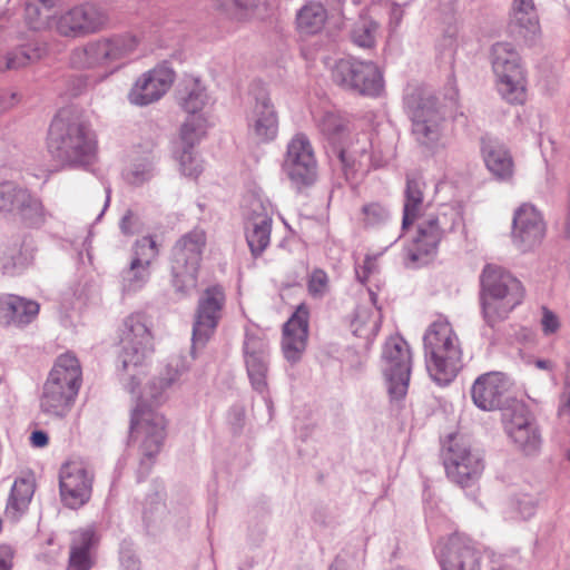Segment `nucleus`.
<instances>
[{
  "instance_id": "6e6d98bb",
  "label": "nucleus",
  "mask_w": 570,
  "mask_h": 570,
  "mask_svg": "<svg viewBox=\"0 0 570 570\" xmlns=\"http://www.w3.org/2000/svg\"><path fill=\"white\" fill-rule=\"evenodd\" d=\"M534 365H535V367H538L540 370H546V371H550L553 368L552 362L548 361V360H537L534 362Z\"/></svg>"
},
{
  "instance_id": "864d4df0",
  "label": "nucleus",
  "mask_w": 570,
  "mask_h": 570,
  "mask_svg": "<svg viewBox=\"0 0 570 570\" xmlns=\"http://www.w3.org/2000/svg\"><path fill=\"white\" fill-rule=\"evenodd\" d=\"M49 438L48 435L42 431H35L31 434V442L35 446L42 448L48 444Z\"/></svg>"
},
{
  "instance_id": "f3484780",
  "label": "nucleus",
  "mask_w": 570,
  "mask_h": 570,
  "mask_svg": "<svg viewBox=\"0 0 570 570\" xmlns=\"http://www.w3.org/2000/svg\"><path fill=\"white\" fill-rule=\"evenodd\" d=\"M414 224L415 232L405 247V257L413 265H422L436 253L443 233L434 214L422 216Z\"/></svg>"
},
{
  "instance_id": "603ef678",
  "label": "nucleus",
  "mask_w": 570,
  "mask_h": 570,
  "mask_svg": "<svg viewBox=\"0 0 570 570\" xmlns=\"http://www.w3.org/2000/svg\"><path fill=\"white\" fill-rule=\"evenodd\" d=\"M362 272L357 271V275L362 281H366L368 275L376 269V259L375 257L366 256L363 265L360 267Z\"/></svg>"
},
{
  "instance_id": "e433bc0d",
  "label": "nucleus",
  "mask_w": 570,
  "mask_h": 570,
  "mask_svg": "<svg viewBox=\"0 0 570 570\" xmlns=\"http://www.w3.org/2000/svg\"><path fill=\"white\" fill-rule=\"evenodd\" d=\"M56 0H27L26 1V20L31 29L38 30L45 27L51 28V22L48 21V16L42 14L40 7L46 11L53 8Z\"/></svg>"
},
{
  "instance_id": "72a5a7b5",
  "label": "nucleus",
  "mask_w": 570,
  "mask_h": 570,
  "mask_svg": "<svg viewBox=\"0 0 570 570\" xmlns=\"http://www.w3.org/2000/svg\"><path fill=\"white\" fill-rule=\"evenodd\" d=\"M95 532L92 529L80 530L70 547L69 562L67 570H90L92 560L89 549L94 541Z\"/></svg>"
},
{
  "instance_id": "393cba45",
  "label": "nucleus",
  "mask_w": 570,
  "mask_h": 570,
  "mask_svg": "<svg viewBox=\"0 0 570 570\" xmlns=\"http://www.w3.org/2000/svg\"><path fill=\"white\" fill-rule=\"evenodd\" d=\"M249 131L261 142L276 138L278 132V118L271 99L263 96L256 99L247 116Z\"/></svg>"
},
{
  "instance_id": "6e6552de",
  "label": "nucleus",
  "mask_w": 570,
  "mask_h": 570,
  "mask_svg": "<svg viewBox=\"0 0 570 570\" xmlns=\"http://www.w3.org/2000/svg\"><path fill=\"white\" fill-rule=\"evenodd\" d=\"M110 24L106 8L94 2L75 4L52 18L51 28L61 37L80 39L97 35Z\"/></svg>"
},
{
  "instance_id": "8fccbe9b",
  "label": "nucleus",
  "mask_w": 570,
  "mask_h": 570,
  "mask_svg": "<svg viewBox=\"0 0 570 570\" xmlns=\"http://www.w3.org/2000/svg\"><path fill=\"white\" fill-rule=\"evenodd\" d=\"M363 220L365 225H375L382 222L386 212L384 207L379 203H371L362 207Z\"/></svg>"
},
{
  "instance_id": "37998d69",
  "label": "nucleus",
  "mask_w": 570,
  "mask_h": 570,
  "mask_svg": "<svg viewBox=\"0 0 570 570\" xmlns=\"http://www.w3.org/2000/svg\"><path fill=\"white\" fill-rule=\"evenodd\" d=\"M513 512L522 520L531 519L537 511V500L528 493H515L511 499Z\"/></svg>"
},
{
  "instance_id": "49530a36",
  "label": "nucleus",
  "mask_w": 570,
  "mask_h": 570,
  "mask_svg": "<svg viewBox=\"0 0 570 570\" xmlns=\"http://www.w3.org/2000/svg\"><path fill=\"white\" fill-rule=\"evenodd\" d=\"M354 332L357 335L375 334L379 331V315L368 314L364 309L357 311L355 318L352 323Z\"/></svg>"
},
{
  "instance_id": "473e14b6",
  "label": "nucleus",
  "mask_w": 570,
  "mask_h": 570,
  "mask_svg": "<svg viewBox=\"0 0 570 570\" xmlns=\"http://www.w3.org/2000/svg\"><path fill=\"white\" fill-rule=\"evenodd\" d=\"M423 199L424 195L422 189V183L417 179L409 178L406 181L405 199L403 207V229H407L420 217L429 215L428 213L423 212Z\"/></svg>"
},
{
  "instance_id": "bb28decb",
  "label": "nucleus",
  "mask_w": 570,
  "mask_h": 570,
  "mask_svg": "<svg viewBox=\"0 0 570 570\" xmlns=\"http://www.w3.org/2000/svg\"><path fill=\"white\" fill-rule=\"evenodd\" d=\"M247 373L255 390L264 392L267 387V344L254 336H248L244 344Z\"/></svg>"
},
{
  "instance_id": "58836bf2",
  "label": "nucleus",
  "mask_w": 570,
  "mask_h": 570,
  "mask_svg": "<svg viewBox=\"0 0 570 570\" xmlns=\"http://www.w3.org/2000/svg\"><path fill=\"white\" fill-rule=\"evenodd\" d=\"M348 141L341 148L338 157L344 166H352L355 161V157L364 155L368 147L370 140L366 135H354L353 137L347 134Z\"/></svg>"
},
{
  "instance_id": "f03ea898",
  "label": "nucleus",
  "mask_w": 570,
  "mask_h": 570,
  "mask_svg": "<svg viewBox=\"0 0 570 570\" xmlns=\"http://www.w3.org/2000/svg\"><path fill=\"white\" fill-rule=\"evenodd\" d=\"M47 147L53 157L72 166L91 165L98 155L96 132L85 117L71 108L59 110L53 118Z\"/></svg>"
},
{
  "instance_id": "3c124183",
  "label": "nucleus",
  "mask_w": 570,
  "mask_h": 570,
  "mask_svg": "<svg viewBox=\"0 0 570 570\" xmlns=\"http://www.w3.org/2000/svg\"><path fill=\"white\" fill-rule=\"evenodd\" d=\"M541 326L547 335L556 333L560 327L558 316L547 307L542 308Z\"/></svg>"
},
{
  "instance_id": "5fc2aeb1",
  "label": "nucleus",
  "mask_w": 570,
  "mask_h": 570,
  "mask_svg": "<svg viewBox=\"0 0 570 570\" xmlns=\"http://www.w3.org/2000/svg\"><path fill=\"white\" fill-rule=\"evenodd\" d=\"M402 17H403L402 9L399 6H396V4L392 6V8H391V19L394 21L395 26H397L400 23Z\"/></svg>"
},
{
  "instance_id": "9b49d317",
  "label": "nucleus",
  "mask_w": 570,
  "mask_h": 570,
  "mask_svg": "<svg viewBox=\"0 0 570 570\" xmlns=\"http://www.w3.org/2000/svg\"><path fill=\"white\" fill-rule=\"evenodd\" d=\"M446 476L460 487H470L484 471L483 459L459 438H450L443 450Z\"/></svg>"
},
{
  "instance_id": "79ce46f5",
  "label": "nucleus",
  "mask_w": 570,
  "mask_h": 570,
  "mask_svg": "<svg viewBox=\"0 0 570 570\" xmlns=\"http://www.w3.org/2000/svg\"><path fill=\"white\" fill-rule=\"evenodd\" d=\"M40 58L41 52L39 49H35L31 52L26 49H19L9 53L6 58L0 59V71L18 69Z\"/></svg>"
},
{
  "instance_id": "ea45409f",
  "label": "nucleus",
  "mask_w": 570,
  "mask_h": 570,
  "mask_svg": "<svg viewBox=\"0 0 570 570\" xmlns=\"http://www.w3.org/2000/svg\"><path fill=\"white\" fill-rule=\"evenodd\" d=\"M180 142L183 144V151L180 153L178 157L180 171L183 175L191 178H197L203 169H204V163L200 159V157L193 150V147L196 144L187 145L181 139Z\"/></svg>"
},
{
  "instance_id": "4c0bfd02",
  "label": "nucleus",
  "mask_w": 570,
  "mask_h": 570,
  "mask_svg": "<svg viewBox=\"0 0 570 570\" xmlns=\"http://www.w3.org/2000/svg\"><path fill=\"white\" fill-rule=\"evenodd\" d=\"M158 255L157 243L154 237L146 236L139 239L135 246V258L131 262L132 272L142 268L146 271L150 262Z\"/></svg>"
},
{
  "instance_id": "c85d7f7f",
  "label": "nucleus",
  "mask_w": 570,
  "mask_h": 570,
  "mask_svg": "<svg viewBox=\"0 0 570 570\" xmlns=\"http://www.w3.org/2000/svg\"><path fill=\"white\" fill-rule=\"evenodd\" d=\"M481 154L490 173L500 180H509L513 176L514 164L508 149L495 139L482 138Z\"/></svg>"
},
{
  "instance_id": "7c9ffc66",
  "label": "nucleus",
  "mask_w": 570,
  "mask_h": 570,
  "mask_svg": "<svg viewBox=\"0 0 570 570\" xmlns=\"http://www.w3.org/2000/svg\"><path fill=\"white\" fill-rule=\"evenodd\" d=\"M327 21V10L320 1H307L296 13V29L301 35L320 33Z\"/></svg>"
},
{
  "instance_id": "c756f323",
  "label": "nucleus",
  "mask_w": 570,
  "mask_h": 570,
  "mask_svg": "<svg viewBox=\"0 0 570 570\" xmlns=\"http://www.w3.org/2000/svg\"><path fill=\"white\" fill-rule=\"evenodd\" d=\"M40 306L37 302L12 294L0 296V314L9 324L27 325L39 314Z\"/></svg>"
},
{
  "instance_id": "f257e3e1",
  "label": "nucleus",
  "mask_w": 570,
  "mask_h": 570,
  "mask_svg": "<svg viewBox=\"0 0 570 570\" xmlns=\"http://www.w3.org/2000/svg\"><path fill=\"white\" fill-rule=\"evenodd\" d=\"M142 39L140 31L125 30L89 40L71 50L70 67L106 78L131 59L139 50Z\"/></svg>"
},
{
  "instance_id": "20e7f679",
  "label": "nucleus",
  "mask_w": 570,
  "mask_h": 570,
  "mask_svg": "<svg viewBox=\"0 0 570 570\" xmlns=\"http://www.w3.org/2000/svg\"><path fill=\"white\" fill-rule=\"evenodd\" d=\"M423 342L430 376L440 385L449 384L463 366L461 342L452 325L439 317L428 327Z\"/></svg>"
},
{
  "instance_id": "ddd939ff",
  "label": "nucleus",
  "mask_w": 570,
  "mask_h": 570,
  "mask_svg": "<svg viewBox=\"0 0 570 570\" xmlns=\"http://www.w3.org/2000/svg\"><path fill=\"white\" fill-rule=\"evenodd\" d=\"M0 214L16 216L21 225L38 228L46 222L42 202L13 183L0 184Z\"/></svg>"
},
{
  "instance_id": "dca6fc26",
  "label": "nucleus",
  "mask_w": 570,
  "mask_h": 570,
  "mask_svg": "<svg viewBox=\"0 0 570 570\" xmlns=\"http://www.w3.org/2000/svg\"><path fill=\"white\" fill-rule=\"evenodd\" d=\"M226 303L225 291L220 285L207 287L198 299L193 325V346H204L216 331Z\"/></svg>"
},
{
  "instance_id": "4be33fe9",
  "label": "nucleus",
  "mask_w": 570,
  "mask_h": 570,
  "mask_svg": "<svg viewBox=\"0 0 570 570\" xmlns=\"http://www.w3.org/2000/svg\"><path fill=\"white\" fill-rule=\"evenodd\" d=\"M509 392V382L500 372L480 375L471 387L473 403L483 411H494L502 406Z\"/></svg>"
},
{
  "instance_id": "9d476101",
  "label": "nucleus",
  "mask_w": 570,
  "mask_h": 570,
  "mask_svg": "<svg viewBox=\"0 0 570 570\" xmlns=\"http://www.w3.org/2000/svg\"><path fill=\"white\" fill-rule=\"evenodd\" d=\"M205 245V232L194 229L184 235L174 246L171 255V272L175 285L179 289L184 291L196 285Z\"/></svg>"
},
{
  "instance_id": "7ed1b4c3",
  "label": "nucleus",
  "mask_w": 570,
  "mask_h": 570,
  "mask_svg": "<svg viewBox=\"0 0 570 570\" xmlns=\"http://www.w3.org/2000/svg\"><path fill=\"white\" fill-rule=\"evenodd\" d=\"M170 384V380L158 377L142 391L137 390L134 380L129 385V392L137 395V404L130 417V440L139 445L145 456L158 454L166 439L167 419L155 407L165 401V391Z\"/></svg>"
},
{
  "instance_id": "423d86ee",
  "label": "nucleus",
  "mask_w": 570,
  "mask_h": 570,
  "mask_svg": "<svg viewBox=\"0 0 570 570\" xmlns=\"http://www.w3.org/2000/svg\"><path fill=\"white\" fill-rule=\"evenodd\" d=\"M483 316L490 326L505 320L524 298L522 283L503 267L488 264L480 276Z\"/></svg>"
},
{
  "instance_id": "a19ab883",
  "label": "nucleus",
  "mask_w": 570,
  "mask_h": 570,
  "mask_svg": "<svg viewBox=\"0 0 570 570\" xmlns=\"http://www.w3.org/2000/svg\"><path fill=\"white\" fill-rule=\"evenodd\" d=\"M509 435L527 453L535 451L540 443L539 433L532 423L522 429L513 428Z\"/></svg>"
},
{
  "instance_id": "2eb2a0df",
  "label": "nucleus",
  "mask_w": 570,
  "mask_h": 570,
  "mask_svg": "<svg viewBox=\"0 0 570 570\" xmlns=\"http://www.w3.org/2000/svg\"><path fill=\"white\" fill-rule=\"evenodd\" d=\"M284 170L298 188L313 185L317 179V160L309 139L296 134L288 142Z\"/></svg>"
},
{
  "instance_id": "412c9836",
  "label": "nucleus",
  "mask_w": 570,
  "mask_h": 570,
  "mask_svg": "<svg viewBox=\"0 0 570 570\" xmlns=\"http://www.w3.org/2000/svg\"><path fill=\"white\" fill-rule=\"evenodd\" d=\"M308 320V307L305 304H301L291 318L284 324L282 351L284 357L291 363L298 362L306 350Z\"/></svg>"
},
{
  "instance_id": "c9c22d12",
  "label": "nucleus",
  "mask_w": 570,
  "mask_h": 570,
  "mask_svg": "<svg viewBox=\"0 0 570 570\" xmlns=\"http://www.w3.org/2000/svg\"><path fill=\"white\" fill-rule=\"evenodd\" d=\"M379 23L368 16H360L352 29V41L361 48H373L379 36Z\"/></svg>"
},
{
  "instance_id": "6ab92c4d",
  "label": "nucleus",
  "mask_w": 570,
  "mask_h": 570,
  "mask_svg": "<svg viewBox=\"0 0 570 570\" xmlns=\"http://www.w3.org/2000/svg\"><path fill=\"white\" fill-rule=\"evenodd\" d=\"M174 82V71L166 66H157L144 72L134 83L128 99L137 106H147L160 99Z\"/></svg>"
},
{
  "instance_id": "39448f33",
  "label": "nucleus",
  "mask_w": 570,
  "mask_h": 570,
  "mask_svg": "<svg viewBox=\"0 0 570 570\" xmlns=\"http://www.w3.org/2000/svg\"><path fill=\"white\" fill-rule=\"evenodd\" d=\"M81 384L79 360L69 352L59 355L42 386L41 411L49 416L66 417L76 403Z\"/></svg>"
},
{
  "instance_id": "de8ad7c7",
  "label": "nucleus",
  "mask_w": 570,
  "mask_h": 570,
  "mask_svg": "<svg viewBox=\"0 0 570 570\" xmlns=\"http://www.w3.org/2000/svg\"><path fill=\"white\" fill-rule=\"evenodd\" d=\"M503 421L505 430L509 433H512V429H522L531 424L528 411L522 404H517L512 410L505 411L503 413Z\"/></svg>"
},
{
  "instance_id": "4468645a",
  "label": "nucleus",
  "mask_w": 570,
  "mask_h": 570,
  "mask_svg": "<svg viewBox=\"0 0 570 570\" xmlns=\"http://www.w3.org/2000/svg\"><path fill=\"white\" fill-rule=\"evenodd\" d=\"M333 78L342 87L362 95L376 96L383 88L382 73L371 61L341 59L335 65Z\"/></svg>"
},
{
  "instance_id": "b1692460",
  "label": "nucleus",
  "mask_w": 570,
  "mask_h": 570,
  "mask_svg": "<svg viewBox=\"0 0 570 570\" xmlns=\"http://www.w3.org/2000/svg\"><path fill=\"white\" fill-rule=\"evenodd\" d=\"M413 134L424 145H431L441 136L442 117L435 108V102L428 99L411 108Z\"/></svg>"
},
{
  "instance_id": "a878e982",
  "label": "nucleus",
  "mask_w": 570,
  "mask_h": 570,
  "mask_svg": "<svg viewBox=\"0 0 570 570\" xmlns=\"http://www.w3.org/2000/svg\"><path fill=\"white\" fill-rule=\"evenodd\" d=\"M544 229L541 214L533 206L523 204L518 208L513 217L512 232L515 240L532 246L542 239Z\"/></svg>"
},
{
  "instance_id": "f8f14e48",
  "label": "nucleus",
  "mask_w": 570,
  "mask_h": 570,
  "mask_svg": "<svg viewBox=\"0 0 570 570\" xmlns=\"http://www.w3.org/2000/svg\"><path fill=\"white\" fill-rule=\"evenodd\" d=\"M383 357L389 394L395 400L403 399L407 393L412 365L407 342L399 335L391 336L384 345Z\"/></svg>"
},
{
  "instance_id": "4d7b16f0",
  "label": "nucleus",
  "mask_w": 570,
  "mask_h": 570,
  "mask_svg": "<svg viewBox=\"0 0 570 570\" xmlns=\"http://www.w3.org/2000/svg\"><path fill=\"white\" fill-rule=\"evenodd\" d=\"M0 570H9L7 561L0 557Z\"/></svg>"
},
{
  "instance_id": "cd10ccee",
  "label": "nucleus",
  "mask_w": 570,
  "mask_h": 570,
  "mask_svg": "<svg viewBox=\"0 0 570 570\" xmlns=\"http://www.w3.org/2000/svg\"><path fill=\"white\" fill-rule=\"evenodd\" d=\"M510 32L524 43H530L540 33L532 0H515L513 2Z\"/></svg>"
},
{
  "instance_id": "a211bd4d",
  "label": "nucleus",
  "mask_w": 570,
  "mask_h": 570,
  "mask_svg": "<svg viewBox=\"0 0 570 570\" xmlns=\"http://www.w3.org/2000/svg\"><path fill=\"white\" fill-rule=\"evenodd\" d=\"M207 101L205 89L198 82L180 98V107L188 116L180 128L179 137L187 145L198 144L206 135L209 124L202 111Z\"/></svg>"
},
{
  "instance_id": "c03bdc74",
  "label": "nucleus",
  "mask_w": 570,
  "mask_h": 570,
  "mask_svg": "<svg viewBox=\"0 0 570 570\" xmlns=\"http://www.w3.org/2000/svg\"><path fill=\"white\" fill-rule=\"evenodd\" d=\"M32 494L33 490L29 482L26 480L16 481L11 490L10 504L17 511H23L28 507Z\"/></svg>"
},
{
  "instance_id": "09e8293b",
  "label": "nucleus",
  "mask_w": 570,
  "mask_h": 570,
  "mask_svg": "<svg viewBox=\"0 0 570 570\" xmlns=\"http://www.w3.org/2000/svg\"><path fill=\"white\" fill-rule=\"evenodd\" d=\"M328 275L321 268L314 269L307 281V289L311 296L322 297L328 289Z\"/></svg>"
},
{
  "instance_id": "a18cd8bd",
  "label": "nucleus",
  "mask_w": 570,
  "mask_h": 570,
  "mask_svg": "<svg viewBox=\"0 0 570 570\" xmlns=\"http://www.w3.org/2000/svg\"><path fill=\"white\" fill-rule=\"evenodd\" d=\"M253 6L254 0H215L216 9L233 19H243Z\"/></svg>"
},
{
  "instance_id": "13d9d810",
  "label": "nucleus",
  "mask_w": 570,
  "mask_h": 570,
  "mask_svg": "<svg viewBox=\"0 0 570 570\" xmlns=\"http://www.w3.org/2000/svg\"><path fill=\"white\" fill-rule=\"evenodd\" d=\"M2 528H3V520L0 518V532L2 531Z\"/></svg>"
},
{
  "instance_id": "1a4fd4ad",
  "label": "nucleus",
  "mask_w": 570,
  "mask_h": 570,
  "mask_svg": "<svg viewBox=\"0 0 570 570\" xmlns=\"http://www.w3.org/2000/svg\"><path fill=\"white\" fill-rule=\"evenodd\" d=\"M119 344L124 368L142 366L149 361L154 353V336L144 314L134 313L124 320Z\"/></svg>"
},
{
  "instance_id": "2f4dec72",
  "label": "nucleus",
  "mask_w": 570,
  "mask_h": 570,
  "mask_svg": "<svg viewBox=\"0 0 570 570\" xmlns=\"http://www.w3.org/2000/svg\"><path fill=\"white\" fill-rule=\"evenodd\" d=\"M272 217L266 213L256 214L246 227V239L254 256H259L269 245Z\"/></svg>"
},
{
  "instance_id": "aec40b11",
  "label": "nucleus",
  "mask_w": 570,
  "mask_h": 570,
  "mask_svg": "<svg viewBox=\"0 0 570 570\" xmlns=\"http://www.w3.org/2000/svg\"><path fill=\"white\" fill-rule=\"evenodd\" d=\"M92 476L81 462H69L60 472V493L63 503L76 509L90 498Z\"/></svg>"
},
{
  "instance_id": "f704fd0d",
  "label": "nucleus",
  "mask_w": 570,
  "mask_h": 570,
  "mask_svg": "<svg viewBox=\"0 0 570 570\" xmlns=\"http://www.w3.org/2000/svg\"><path fill=\"white\" fill-rule=\"evenodd\" d=\"M321 132L332 142H343L347 132V120L334 111H325L315 117Z\"/></svg>"
},
{
  "instance_id": "5701e85b",
  "label": "nucleus",
  "mask_w": 570,
  "mask_h": 570,
  "mask_svg": "<svg viewBox=\"0 0 570 570\" xmlns=\"http://www.w3.org/2000/svg\"><path fill=\"white\" fill-rule=\"evenodd\" d=\"M442 567L443 570H480L481 552L470 538L455 534L449 539Z\"/></svg>"
},
{
  "instance_id": "0eeeda50",
  "label": "nucleus",
  "mask_w": 570,
  "mask_h": 570,
  "mask_svg": "<svg viewBox=\"0 0 570 570\" xmlns=\"http://www.w3.org/2000/svg\"><path fill=\"white\" fill-rule=\"evenodd\" d=\"M492 68L498 90L510 104L522 105L527 99V73L519 53L508 42L492 47Z\"/></svg>"
}]
</instances>
